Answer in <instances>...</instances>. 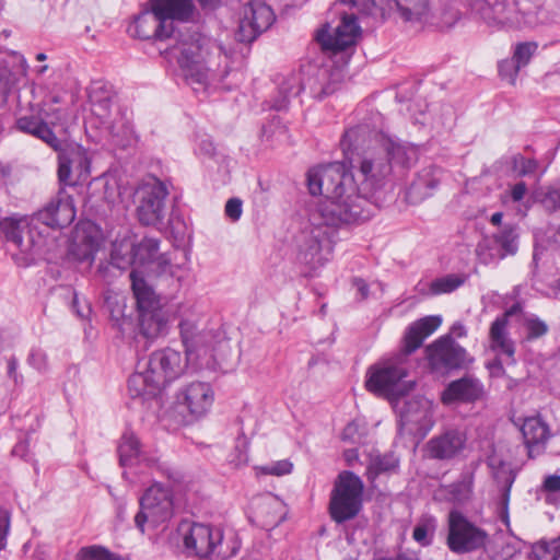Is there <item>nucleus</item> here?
Here are the masks:
<instances>
[{
  "label": "nucleus",
  "mask_w": 560,
  "mask_h": 560,
  "mask_svg": "<svg viewBox=\"0 0 560 560\" xmlns=\"http://www.w3.org/2000/svg\"><path fill=\"white\" fill-rule=\"evenodd\" d=\"M534 560H559L560 536L551 540H540L533 546Z\"/></svg>",
  "instance_id": "58836bf2"
},
{
  "label": "nucleus",
  "mask_w": 560,
  "mask_h": 560,
  "mask_svg": "<svg viewBox=\"0 0 560 560\" xmlns=\"http://www.w3.org/2000/svg\"><path fill=\"white\" fill-rule=\"evenodd\" d=\"M450 488V493L455 501H467L472 493V478H464L460 481L452 483Z\"/></svg>",
  "instance_id": "a18cd8bd"
},
{
  "label": "nucleus",
  "mask_w": 560,
  "mask_h": 560,
  "mask_svg": "<svg viewBox=\"0 0 560 560\" xmlns=\"http://www.w3.org/2000/svg\"><path fill=\"white\" fill-rule=\"evenodd\" d=\"M48 118L49 112L43 109L39 115H25L18 118L16 128L24 133H28L43 140L54 150H59L62 143L49 127V124L54 125V121H48Z\"/></svg>",
  "instance_id": "5701e85b"
},
{
  "label": "nucleus",
  "mask_w": 560,
  "mask_h": 560,
  "mask_svg": "<svg viewBox=\"0 0 560 560\" xmlns=\"http://www.w3.org/2000/svg\"><path fill=\"white\" fill-rule=\"evenodd\" d=\"M104 307L109 313L110 319L120 331L125 330V325L130 324V316L126 314V300L119 295H107L104 300Z\"/></svg>",
  "instance_id": "72a5a7b5"
},
{
  "label": "nucleus",
  "mask_w": 560,
  "mask_h": 560,
  "mask_svg": "<svg viewBox=\"0 0 560 560\" xmlns=\"http://www.w3.org/2000/svg\"><path fill=\"white\" fill-rule=\"evenodd\" d=\"M509 320L505 317H497L489 330L490 348L499 354H504L510 359V363H515V345L509 338L506 327Z\"/></svg>",
  "instance_id": "a878e982"
},
{
  "label": "nucleus",
  "mask_w": 560,
  "mask_h": 560,
  "mask_svg": "<svg viewBox=\"0 0 560 560\" xmlns=\"http://www.w3.org/2000/svg\"><path fill=\"white\" fill-rule=\"evenodd\" d=\"M128 34L141 40H174L161 54L177 58L184 79L195 90V85L205 86L209 80L207 57L211 47H215L208 37L198 32L196 26L179 28L165 22L153 5L143 9L127 28Z\"/></svg>",
  "instance_id": "f03ea898"
},
{
  "label": "nucleus",
  "mask_w": 560,
  "mask_h": 560,
  "mask_svg": "<svg viewBox=\"0 0 560 560\" xmlns=\"http://www.w3.org/2000/svg\"><path fill=\"white\" fill-rule=\"evenodd\" d=\"M131 255V242L122 241L121 243H114L110 252V264L114 267L124 270L128 266H122L118 262L124 261L126 257H129Z\"/></svg>",
  "instance_id": "c03bdc74"
},
{
  "label": "nucleus",
  "mask_w": 560,
  "mask_h": 560,
  "mask_svg": "<svg viewBox=\"0 0 560 560\" xmlns=\"http://www.w3.org/2000/svg\"><path fill=\"white\" fill-rule=\"evenodd\" d=\"M329 25H324L316 35V40L324 50L339 52L353 46L360 36L361 28L354 14H343L340 24L330 33Z\"/></svg>",
  "instance_id": "f3484780"
},
{
  "label": "nucleus",
  "mask_w": 560,
  "mask_h": 560,
  "mask_svg": "<svg viewBox=\"0 0 560 560\" xmlns=\"http://www.w3.org/2000/svg\"><path fill=\"white\" fill-rule=\"evenodd\" d=\"M544 202L548 208H550L552 210H559L560 209V186L549 189L545 196Z\"/></svg>",
  "instance_id": "bf43d9fd"
},
{
  "label": "nucleus",
  "mask_w": 560,
  "mask_h": 560,
  "mask_svg": "<svg viewBox=\"0 0 560 560\" xmlns=\"http://www.w3.org/2000/svg\"><path fill=\"white\" fill-rule=\"evenodd\" d=\"M486 390L482 382L471 374L452 381L442 392L441 400L444 405L475 404L485 397Z\"/></svg>",
  "instance_id": "6ab92c4d"
},
{
  "label": "nucleus",
  "mask_w": 560,
  "mask_h": 560,
  "mask_svg": "<svg viewBox=\"0 0 560 560\" xmlns=\"http://www.w3.org/2000/svg\"><path fill=\"white\" fill-rule=\"evenodd\" d=\"M140 510L135 516L136 527L144 534V526L150 523L158 527L174 516V498L171 488L154 482L140 498Z\"/></svg>",
  "instance_id": "0eeeda50"
},
{
  "label": "nucleus",
  "mask_w": 560,
  "mask_h": 560,
  "mask_svg": "<svg viewBox=\"0 0 560 560\" xmlns=\"http://www.w3.org/2000/svg\"><path fill=\"white\" fill-rule=\"evenodd\" d=\"M351 3L365 14H374L376 9L384 11V8L378 5L376 0H351Z\"/></svg>",
  "instance_id": "13d9d810"
},
{
  "label": "nucleus",
  "mask_w": 560,
  "mask_h": 560,
  "mask_svg": "<svg viewBox=\"0 0 560 560\" xmlns=\"http://www.w3.org/2000/svg\"><path fill=\"white\" fill-rule=\"evenodd\" d=\"M438 522L432 515H422L412 530L413 540L421 547L432 545L436 532Z\"/></svg>",
  "instance_id": "c9c22d12"
},
{
  "label": "nucleus",
  "mask_w": 560,
  "mask_h": 560,
  "mask_svg": "<svg viewBox=\"0 0 560 560\" xmlns=\"http://www.w3.org/2000/svg\"><path fill=\"white\" fill-rule=\"evenodd\" d=\"M430 366L434 371L452 372L468 369L474 362L467 350L454 337L445 335L425 348Z\"/></svg>",
  "instance_id": "9d476101"
},
{
  "label": "nucleus",
  "mask_w": 560,
  "mask_h": 560,
  "mask_svg": "<svg viewBox=\"0 0 560 560\" xmlns=\"http://www.w3.org/2000/svg\"><path fill=\"white\" fill-rule=\"evenodd\" d=\"M537 49L535 43H521L516 45L512 59L522 68L528 65Z\"/></svg>",
  "instance_id": "de8ad7c7"
},
{
  "label": "nucleus",
  "mask_w": 560,
  "mask_h": 560,
  "mask_svg": "<svg viewBox=\"0 0 560 560\" xmlns=\"http://www.w3.org/2000/svg\"><path fill=\"white\" fill-rule=\"evenodd\" d=\"M179 332L185 347V357L188 360H191L194 357L195 359H201L208 354L215 362L222 360L217 349L212 346V340L214 339L212 331H200L194 322L183 319L179 323Z\"/></svg>",
  "instance_id": "a211bd4d"
},
{
  "label": "nucleus",
  "mask_w": 560,
  "mask_h": 560,
  "mask_svg": "<svg viewBox=\"0 0 560 560\" xmlns=\"http://www.w3.org/2000/svg\"><path fill=\"white\" fill-rule=\"evenodd\" d=\"M442 171L436 166L421 170L410 184L406 198L410 203H419L431 197L441 183Z\"/></svg>",
  "instance_id": "b1692460"
},
{
  "label": "nucleus",
  "mask_w": 560,
  "mask_h": 560,
  "mask_svg": "<svg viewBox=\"0 0 560 560\" xmlns=\"http://www.w3.org/2000/svg\"><path fill=\"white\" fill-rule=\"evenodd\" d=\"M72 308L74 310L77 315L79 317H81V318H86L90 315V313H91V306L90 305L86 304L84 307L80 306V301H79V298H78L77 293L73 294Z\"/></svg>",
  "instance_id": "338daca9"
},
{
  "label": "nucleus",
  "mask_w": 560,
  "mask_h": 560,
  "mask_svg": "<svg viewBox=\"0 0 560 560\" xmlns=\"http://www.w3.org/2000/svg\"><path fill=\"white\" fill-rule=\"evenodd\" d=\"M148 5H153L156 14L171 22V26L192 23L199 16L192 0H149Z\"/></svg>",
  "instance_id": "4be33fe9"
},
{
  "label": "nucleus",
  "mask_w": 560,
  "mask_h": 560,
  "mask_svg": "<svg viewBox=\"0 0 560 560\" xmlns=\"http://www.w3.org/2000/svg\"><path fill=\"white\" fill-rule=\"evenodd\" d=\"M159 240L152 237H144L138 244L131 243L132 255L126 257L124 261H119L118 264L122 266H143L151 262L159 253Z\"/></svg>",
  "instance_id": "c85d7f7f"
},
{
  "label": "nucleus",
  "mask_w": 560,
  "mask_h": 560,
  "mask_svg": "<svg viewBox=\"0 0 560 560\" xmlns=\"http://www.w3.org/2000/svg\"><path fill=\"white\" fill-rule=\"evenodd\" d=\"M188 362V358L175 349L164 348L156 350L150 354L147 363V368L151 373L150 380L161 390L165 389L186 373Z\"/></svg>",
  "instance_id": "9b49d317"
},
{
  "label": "nucleus",
  "mask_w": 560,
  "mask_h": 560,
  "mask_svg": "<svg viewBox=\"0 0 560 560\" xmlns=\"http://www.w3.org/2000/svg\"><path fill=\"white\" fill-rule=\"evenodd\" d=\"M522 434L528 450V456L533 457L534 448L540 447L548 440L549 429L540 418L530 417L524 421Z\"/></svg>",
  "instance_id": "bb28decb"
},
{
  "label": "nucleus",
  "mask_w": 560,
  "mask_h": 560,
  "mask_svg": "<svg viewBox=\"0 0 560 560\" xmlns=\"http://www.w3.org/2000/svg\"><path fill=\"white\" fill-rule=\"evenodd\" d=\"M97 252V244L92 237H84L81 244L74 243L71 247V253L74 258L80 262H92Z\"/></svg>",
  "instance_id": "a19ab883"
},
{
  "label": "nucleus",
  "mask_w": 560,
  "mask_h": 560,
  "mask_svg": "<svg viewBox=\"0 0 560 560\" xmlns=\"http://www.w3.org/2000/svg\"><path fill=\"white\" fill-rule=\"evenodd\" d=\"M117 452L120 466H131L139 459L140 443L132 432L126 431L121 435Z\"/></svg>",
  "instance_id": "2f4dec72"
},
{
  "label": "nucleus",
  "mask_w": 560,
  "mask_h": 560,
  "mask_svg": "<svg viewBox=\"0 0 560 560\" xmlns=\"http://www.w3.org/2000/svg\"><path fill=\"white\" fill-rule=\"evenodd\" d=\"M151 373L147 368L144 372L135 373L128 380V389L132 397L155 396L161 392L159 386L150 380Z\"/></svg>",
  "instance_id": "473e14b6"
},
{
  "label": "nucleus",
  "mask_w": 560,
  "mask_h": 560,
  "mask_svg": "<svg viewBox=\"0 0 560 560\" xmlns=\"http://www.w3.org/2000/svg\"><path fill=\"white\" fill-rule=\"evenodd\" d=\"M499 74L501 79L506 80L509 83L514 84L521 67L513 60L504 59L499 62Z\"/></svg>",
  "instance_id": "8fccbe9b"
},
{
  "label": "nucleus",
  "mask_w": 560,
  "mask_h": 560,
  "mask_svg": "<svg viewBox=\"0 0 560 560\" xmlns=\"http://www.w3.org/2000/svg\"><path fill=\"white\" fill-rule=\"evenodd\" d=\"M179 405L189 413L199 418L207 413L213 402V392L208 383L192 382L185 386L176 396Z\"/></svg>",
  "instance_id": "412c9836"
},
{
  "label": "nucleus",
  "mask_w": 560,
  "mask_h": 560,
  "mask_svg": "<svg viewBox=\"0 0 560 560\" xmlns=\"http://www.w3.org/2000/svg\"><path fill=\"white\" fill-rule=\"evenodd\" d=\"M340 148L351 167L359 172L360 183L341 162L313 167L307 173V187L313 196L324 197L313 214L318 224L341 226L369 220L376 210L373 200L387 178L402 174L416 165L418 147L362 122L347 129Z\"/></svg>",
  "instance_id": "f257e3e1"
},
{
  "label": "nucleus",
  "mask_w": 560,
  "mask_h": 560,
  "mask_svg": "<svg viewBox=\"0 0 560 560\" xmlns=\"http://www.w3.org/2000/svg\"><path fill=\"white\" fill-rule=\"evenodd\" d=\"M275 20L276 15L269 5L259 1H250L244 9V16L240 21L235 37L241 43L249 44L267 31Z\"/></svg>",
  "instance_id": "dca6fc26"
},
{
  "label": "nucleus",
  "mask_w": 560,
  "mask_h": 560,
  "mask_svg": "<svg viewBox=\"0 0 560 560\" xmlns=\"http://www.w3.org/2000/svg\"><path fill=\"white\" fill-rule=\"evenodd\" d=\"M487 369L489 370L490 375L493 377H502L505 375L503 363L498 357L491 362L487 363Z\"/></svg>",
  "instance_id": "e2e57ef3"
},
{
  "label": "nucleus",
  "mask_w": 560,
  "mask_h": 560,
  "mask_svg": "<svg viewBox=\"0 0 560 560\" xmlns=\"http://www.w3.org/2000/svg\"><path fill=\"white\" fill-rule=\"evenodd\" d=\"M524 325L527 330L528 340L540 338L548 332L547 324L537 316L526 318Z\"/></svg>",
  "instance_id": "09e8293b"
},
{
  "label": "nucleus",
  "mask_w": 560,
  "mask_h": 560,
  "mask_svg": "<svg viewBox=\"0 0 560 560\" xmlns=\"http://www.w3.org/2000/svg\"><path fill=\"white\" fill-rule=\"evenodd\" d=\"M465 283V277L451 273L441 278L434 279L430 283V294L440 295L451 293Z\"/></svg>",
  "instance_id": "4c0bfd02"
},
{
  "label": "nucleus",
  "mask_w": 560,
  "mask_h": 560,
  "mask_svg": "<svg viewBox=\"0 0 560 560\" xmlns=\"http://www.w3.org/2000/svg\"><path fill=\"white\" fill-rule=\"evenodd\" d=\"M430 422L428 401L421 398H412L405 402L400 411L399 425L408 433H418L427 429Z\"/></svg>",
  "instance_id": "393cba45"
},
{
  "label": "nucleus",
  "mask_w": 560,
  "mask_h": 560,
  "mask_svg": "<svg viewBox=\"0 0 560 560\" xmlns=\"http://www.w3.org/2000/svg\"><path fill=\"white\" fill-rule=\"evenodd\" d=\"M73 199L63 188H60L42 209L33 213L31 222L42 223L51 229H63L75 219Z\"/></svg>",
  "instance_id": "4468645a"
},
{
  "label": "nucleus",
  "mask_w": 560,
  "mask_h": 560,
  "mask_svg": "<svg viewBox=\"0 0 560 560\" xmlns=\"http://www.w3.org/2000/svg\"><path fill=\"white\" fill-rule=\"evenodd\" d=\"M398 458L393 453L376 455L371 458L369 470L375 475L389 472L397 468Z\"/></svg>",
  "instance_id": "79ce46f5"
},
{
  "label": "nucleus",
  "mask_w": 560,
  "mask_h": 560,
  "mask_svg": "<svg viewBox=\"0 0 560 560\" xmlns=\"http://www.w3.org/2000/svg\"><path fill=\"white\" fill-rule=\"evenodd\" d=\"M364 483L351 470H342L337 476L330 492L328 512L337 524L355 518L363 508Z\"/></svg>",
  "instance_id": "423d86ee"
},
{
  "label": "nucleus",
  "mask_w": 560,
  "mask_h": 560,
  "mask_svg": "<svg viewBox=\"0 0 560 560\" xmlns=\"http://www.w3.org/2000/svg\"><path fill=\"white\" fill-rule=\"evenodd\" d=\"M513 167L517 171L520 176H526L536 172L538 162L534 159H526L518 154L513 158Z\"/></svg>",
  "instance_id": "603ef678"
},
{
  "label": "nucleus",
  "mask_w": 560,
  "mask_h": 560,
  "mask_svg": "<svg viewBox=\"0 0 560 560\" xmlns=\"http://www.w3.org/2000/svg\"><path fill=\"white\" fill-rule=\"evenodd\" d=\"M224 212L232 221L240 220L243 212V201L237 197L230 198L225 203Z\"/></svg>",
  "instance_id": "864d4df0"
},
{
  "label": "nucleus",
  "mask_w": 560,
  "mask_h": 560,
  "mask_svg": "<svg viewBox=\"0 0 560 560\" xmlns=\"http://www.w3.org/2000/svg\"><path fill=\"white\" fill-rule=\"evenodd\" d=\"M407 375L406 361L395 355L369 368L365 387L369 392L393 401L411 389L412 383L405 382Z\"/></svg>",
  "instance_id": "39448f33"
},
{
  "label": "nucleus",
  "mask_w": 560,
  "mask_h": 560,
  "mask_svg": "<svg viewBox=\"0 0 560 560\" xmlns=\"http://www.w3.org/2000/svg\"><path fill=\"white\" fill-rule=\"evenodd\" d=\"M467 435L458 429H448L429 440L427 447L430 458L451 460L466 448Z\"/></svg>",
  "instance_id": "aec40b11"
},
{
  "label": "nucleus",
  "mask_w": 560,
  "mask_h": 560,
  "mask_svg": "<svg viewBox=\"0 0 560 560\" xmlns=\"http://www.w3.org/2000/svg\"><path fill=\"white\" fill-rule=\"evenodd\" d=\"M406 22H421L429 14V0H390Z\"/></svg>",
  "instance_id": "7c9ffc66"
},
{
  "label": "nucleus",
  "mask_w": 560,
  "mask_h": 560,
  "mask_svg": "<svg viewBox=\"0 0 560 560\" xmlns=\"http://www.w3.org/2000/svg\"><path fill=\"white\" fill-rule=\"evenodd\" d=\"M424 339L425 338L422 337L421 332L418 331L416 325L412 323L407 327L402 338L401 350L396 355L407 362V357L419 349Z\"/></svg>",
  "instance_id": "ea45409f"
},
{
  "label": "nucleus",
  "mask_w": 560,
  "mask_h": 560,
  "mask_svg": "<svg viewBox=\"0 0 560 560\" xmlns=\"http://www.w3.org/2000/svg\"><path fill=\"white\" fill-rule=\"evenodd\" d=\"M518 232L513 224H505L492 236H485L476 247V254L483 264L503 259L517 252Z\"/></svg>",
  "instance_id": "2eb2a0df"
},
{
  "label": "nucleus",
  "mask_w": 560,
  "mask_h": 560,
  "mask_svg": "<svg viewBox=\"0 0 560 560\" xmlns=\"http://www.w3.org/2000/svg\"><path fill=\"white\" fill-rule=\"evenodd\" d=\"M58 179L63 186H75L86 180L91 172V160L81 145L59 149Z\"/></svg>",
  "instance_id": "ddd939ff"
},
{
  "label": "nucleus",
  "mask_w": 560,
  "mask_h": 560,
  "mask_svg": "<svg viewBox=\"0 0 560 560\" xmlns=\"http://www.w3.org/2000/svg\"><path fill=\"white\" fill-rule=\"evenodd\" d=\"M489 534L468 520L460 511L452 510L447 518L446 545L456 555L485 549Z\"/></svg>",
  "instance_id": "6e6552de"
},
{
  "label": "nucleus",
  "mask_w": 560,
  "mask_h": 560,
  "mask_svg": "<svg viewBox=\"0 0 560 560\" xmlns=\"http://www.w3.org/2000/svg\"><path fill=\"white\" fill-rule=\"evenodd\" d=\"M474 16L488 25H521L532 21L517 10L514 0H465Z\"/></svg>",
  "instance_id": "f8f14e48"
},
{
  "label": "nucleus",
  "mask_w": 560,
  "mask_h": 560,
  "mask_svg": "<svg viewBox=\"0 0 560 560\" xmlns=\"http://www.w3.org/2000/svg\"><path fill=\"white\" fill-rule=\"evenodd\" d=\"M307 85L311 95L317 100H323L337 90V83L330 81V74L327 69L317 70L316 75L308 79Z\"/></svg>",
  "instance_id": "f704fd0d"
},
{
  "label": "nucleus",
  "mask_w": 560,
  "mask_h": 560,
  "mask_svg": "<svg viewBox=\"0 0 560 560\" xmlns=\"http://www.w3.org/2000/svg\"><path fill=\"white\" fill-rule=\"evenodd\" d=\"M18 366L19 362L14 355H11L7 360V374L10 378L13 380V382L18 385L22 383L23 377L22 375L18 374Z\"/></svg>",
  "instance_id": "052dcab7"
},
{
  "label": "nucleus",
  "mask_w": 560,
  "mask_h": 560,
  "mask_svg": "<svg viewBox=\"0 0 560 560\" xmlns=\"http://www.w3.org/2000/svg\"><path fill=\"white\" fill-rule=\"evenodd\" d=\"M5 237L8 242L15 244L22 252H28L35 246L33 240L28 237V243H24L23 231L20 229V225L10 221L7 226Z\"/></svg>",
  "instance_id": "37998d69"
},
{
  "label": "nucleus",
  "mask_w": 560,
  "mask_h": 560,
  "mask_svg": "<svg viewBox=\"0 0 560 560\" xmlns=\"http://www.w3.org/2000/svg\"><path fill=\"white\" fill-rule=\"evenodd\" d=\"M129 278L136 300V339L142 338L148 345H151L158 338L167 335L170 314L161 295L155 292L138 270L132 269Z\"/></svg>",
  "instance_id": "7ed1b4c3"
},
{
  "label": "nucleus",
  "mask_w": 560,
  "mask_h": 560,
  "mask_svg": "<svg viewBox=\"0 0 560 560\" xmlns=\"http://www.w3.org/2000/svg\"><path fill=\"white\" fill-rule=\"evenodd\" d=\"M177 532L186 556L198 560H228L241 548L235 537L225 540L223 529L212 524L182 521Z\"/></svg>",
  "instance_id": "20e7f679"
},
{
  "label": "nucleus",
  "mask_w": 560,
  "mask_h": 560,
  "mask_svg": "<svg viewBox=\"0 0 560 560\" xmlns=\"http://www.w3.org/2000/svg\"><path fill=\"white\" fill-rule=\"evenodd\" d=\"M527 191V186L524 182H518L511 188V198L513 201H521Z\"/></svg>",
  "instance_id": "69168bd1"
},
{
  "label": "nucleus",
  "mask_w": 560,
  "mask_h": 560,
  "mask_svg": "<svg viewBox=\"0 0 560 560\" xmlns=\"http://www.w3.org/2000/svg\"><path fill=\"white\" fill-rule=\"evenodd\" d=\"M304 90L305 84L302 83L298 75H289L279 84L277 95L272 100L271 108L276 110L287 109L290 103V98L298 96Z\"/></svg>",
  "instance_id": "c756f323"
},
{
  "label": "nucleus",
  "mask_w": 560,
  "mask_h": 560,
  "mask_svg": "<svg viewBox=\"0 0 560 560\" xmlns=\"http://www.w3.org/2000/svg\"><path fill=\"white\" fill-rule=\"evenodd\" d=\"M323 244L319 238V231L304 234L303 243L299 245V259L312 268L322 266L325 258L322 254Z\"/></svg>",
  "instance_id": "cd10ccee"
},
{
  "label": "nucleus",
  "mask_w": 560,
  "mask_h": 560,
  "mask_svg": "<svg viewBox=\"0 0 560 560\" xmlns=\"http://www.w3.org/2000/svg\"><path fill=\"white\" fill-rule=\"evenodd\" d=\"M359 438V425L355 422L348 423L341 433V439L351 443L357 442Z\"/></svg>",
  "instance_id": "680f3d73"
},
{
  "label": "nucleus",
  "mask_w": 560,
  "mask_h": 560,
  "mask_svg": "<svg viewBox=\"0 0 560 560\" xmlns=\"http://www.w3.org/2000/svg\"><path fill=\"white\" fill-rule=\"evenodd\" d=\"M293 468V465L291 462L283 459L276 462L271 465H268L262 468L264 474L267 475H273V476H282L290 474Z\"/></svg>",
  "instance_id": "5fc2aeb1"
},
{
  "label": "nucleus",
  "mask_w": 560,
  "mask_h": 560,
  "mask_svg": "<svg viewBox=\"0 0 560 560\" xmlns=\"http://www.w3.org/2000/svg\"><path fill=\"white\" fill-rule=\"evenodd\" d=\"M495 477L498 480H502L504 483L502 488V506L505 513V517L508 518V504L510 500V491L515 480V474L511 469H501L497 472Z\"/></svg>",
  "instance_id": "49530a36"
},
{
  "label": "nucleus",
  "mask_w": 560,
  "mask_h": 560,
  "mask_svg": "<svg viewBox=\"0 0 560 560\" xmlns=\"http://www.w3.org/2000/svg\"><path fill=\"white\" fill-rule=\"evenodd\" d=\"M28 363L38 371L46 370L47 366V355L44 351L39 349H34L31 351L28 355Z\"/></svg>",
  "instance_id": "6e6d98bb"
},
{
  "label": "nucleus",
  "mask_w": 560,
  "mask_h": 560,
  "mask_svg": "<svg viewBox=\"0 0 560 560\" xmlns=\"http://www.w3.org/2000/svg\"><path fill=\"white\" fill-rule=\"evenodd\" d=\"M544 489L548 492H558L560 491V476L559 475H550L544 480Z\"/></svg>",
  "instance_id": "0e129e2a"
},
{
  "label": "nucleus",
  "mask_w": 560,
  "mask_h": 560,
  "mask_svg": "<svg viewBox=\"0 0 560 560\" xmlns=\"http://www.w3.org/2000/svg\"><path fill=\"white\" fill-rule=\"evenodd\" d=\"M442 319L440 316H425L416 320L413 324L418 331L421 332L422 337L427 338L440 327Z\"/></svg>",
  "instance_id": "3c124183"
},
{
  "label": "nucleus",
  "mask_w": 560,
  "mask_h": 560,
  "mask_svg": "<svg viewBox=\"0 0 560 560\" xmlns=\"http://www.w3.org/2000/svg\"><path fill=\"white\" fill-rule=\"evenodd\" d=\"M9 527L10 513L7 510L0 508V551L5 547Z\"/></svg>",
  "instance_id": "4d7b16f0"
},
{
  "label": "nucleus",
  "mask_w": 560,
  "mask_h": 560,
  "mask_svg": "<svg viewBox=\"0 0 560 560\" xmlns=\"http://www.w3.org/2000/svg\"><path fill=\"white\" fill-rule=\"evenodd\" d=\"M77 560H127L122 556L112 552L102 545H91L79 549Z\"/></svg>",
  "instance_id": "e433bc0d"
},
{
  "label": "nucleus",
  "mask_w": 560,
  "mask_h": 560,
  "mask_svg": "<svg viewBox=\"0 0 560 560\" xmlns=\"http://www.w3.org/2000/svg\"><path fill=\"white\" fill-rule=\"evenodd\" d=\"M353 285L360 294V300H365L369 296V285L365 280L361 278H354Z\"/></svg>",
  "instance_id": "774afa93"
},
{
  "label": "nucleus",
  "mask_w": 560,
  "mask_h": 560,
  "mask_svg": "<svg viewBox=\"0 0 560 560\" xmlns=\"http://www.w3.org/2000/svg\"><path fill=\"white\" fill-rule=\"evenodd\" d=\"M168 196L166 185L155 176H149L138 186L136 197V215L145 226L163 223L166 214L165 201Z\"/></svg>",
  "instance_id": "1a4fd4ad"
}]
</instances>
